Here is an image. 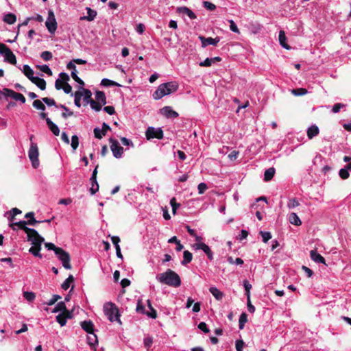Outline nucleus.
Wrapping results in <instances>:
<instances>
[{
    "instance_id": "obj_1",
    "label": "nucleus",
    "mask_w": 351,
    "mask_h": 351,
    "mask_svg": "<svg viewBox=\"0 0 351 351\" xmlns=\"http://www.w3.org/2000/svg\"><path fill=\"white\" fill-rule=\"evenodd\" d=\"M156 280L162 283L173 287H178L181 285V280L177 273L168 269L165 272L158 274Z\"/></svg>"
},
{
    "instance_id": "obj_2",
    "label": "nucleus",
    "mask_w": 351,
    "mask_h": 351,
    "mask_svg": "<svg viewBox=\"0 0 351 351\" xmlns=\"http://www.w3.org/2000/svg\"><path fill=\"white\" fill-rule=\"evenodd\" d=\"M179 85L176 82H169L161 84L153 93V98L158 100L164 96L169 95L176 92Z\"/></svg>"
},
{
    "instance_id": "obj_3",
    "label": "nucleus",
    "mask_w": 351,
    "mask_h": 351,
    "mask_svg": "<svg viewBox=\"0 0 351 351\" xmlns=\"http://www.w3.org/2000/svg\"><path fill=\"white\" fill-rule=\"evenodd\" d=\"M25 218L32 217V220L26 221H20L19 222L12 223L10 226L13 230H16V228L23 230L26 233L28 232L27 229H31L30 228H27L26 225L34 226L36 223H40L41 221H37L34 218V213L33 212H29L25 214Z\"/></svg>"
},
{
    "instance_id": "obj_4",
    "label": "nucleus",
    "mask_w": 351,
    "mask_h": 351,
    "mask_svg": "<svg viewBox=\"0 0 351 351\" xmlns=\"http://www.w3.org/2000/svg\"><path fill=\"white\" fill-rule=\"evenodd\" d=\"M104 311L105 315L111 322H113L114 321H119V322H121L119 317V315L118 309L113 303H106L104 306Z\"/></svg>"
},
{
    "instance_id": "obj_5",
    "label": "nucleus",
    "mask_w": 351,
    "mask_h": 351,
    "mask_svg": "<svg viewBox=\"0 0 351 351\" xmlns=\"http://www.w3.org/2000/svg\"><path fill=\"white\" fill-rule=\"evenodd\" d=\"M38 147L36 143L32 142L28 151V157L32 162V167L36 169L39 166Z\"/></svg>"
},
{
    "instance_id": "obj_6",
    "label": "nucleus",
    "mask_w": 351,
    "mask_h": 351,
    "mask_svg": "<svg viewBox=\"0 0 351 351\" xmlns=\"http://www.w3.org/2000/svg\"><path fill=\"white\" fill-rule=\"evenodd\" d=\"M27 230L28 231L27 232V241H31L34 246L41 247L42 243L45 241L44 238L35 229H27Z\"/></svg>"
},
{
    "instance_id": "obj_7",
    "label": "nucleus",
    "mask_w": 351,
    "mask_h": 351,
    "mask_svg": "<svg viewBox=\"0 0 351 351\" xmlns=\"http://www.w3.org/2000/svg\"><path fill=\"white\" fill-rule=\"evenodd\" d=\"M59 261H61L62 266L66 269H71V265L70 264V255L68 252L64 250L62 248L57 249L56 253L55 254Z\"/></svg>"
},
{
    "instance_id": "obj_8",
    "label": "nucleus",
    "mask_w": 351,
    "mask_h": 351,
    "mask_svg": "<svg viewBox=\"0 0 351 351\" xmlns=\"http://www.w3.org/2000/svg\"><path fill=\"white\" fill-rule=\"evenodd\" d=\"M45 26L49 32L51 34H53L57 29L58 24L56 22L54 12L52 10H48V16L47 21L45 22Z\"/></svg>"
},
{
    "instance_id": "obj_9",
    "label": "nucleus",
    "mask_w": 351,
    "mask_h": 351,
    "mask_svg": "<svg viewBox=\"0 0 351 351\" xmlns=\"http://www.w3.org/2000/svg\"><path fill=\"white\" fill-rule=\"evenodd\" d=\"M109 141L113 156L116 158H121L123 154V148L119 145L118 141L113 138H110Z\"/></svg>"
},
{
    "instance_id": "obj_10",
    "label": "nucleus",
    "mask_w": 351,
    "mask_h": 351,
    "mask_svg": "<svg viewBox=\"0 0 351 351\" xmlns=\"http://www.w3.org/2000/svg\"><path fill=\"white\" fill-rule=\"evenodd\" d=\"M145 135L148 140L154 138L162 139L163 138V131L160 128L149 127L146 130Z\"/></svg>"
},
{
    "instance_id": "obj_11",
    "label": "nucleus",
    "mask_w": 351,
    "mask_h": 351,
    "mask_svg": "<svg viewBox=\"0 0 351 351\" xmlns=\"http://www.w3.org/2000/svg\"><path fill=\"white\" fill-rule=\"evenodd\" d=\"M193 247L195 250H202L206 254L210 261L213 260V252L210 250V247L204 243H196L193 245Z\"/></svg>"
},
{
    "instance_id": "obj_12",
    "label": "nucleus",
    "mask_w": 351,
    "mask_h": 351,
    "mask_svg": "<svg viewBox=\"0 0 351 351\" xmlns=\"http://www.w3.org/2000/svg\"><path fill=\"white\" fill-rule=\"evenodd\" d=\"M176 12L181 15L183 18L184 16H187L191 20H193L197 18L196 14L191 9L186 6L178 7L176 8Z\"/></svg>"
},
{
    "instance_id": "obj_13",
    "label": "nucleus",
    "mask_w": 351,
    "mask_h": 351,
    "mask_svg": "<svg viewBox=\"0 0 351 351\" xmlns=\"http://www.w3.org/2000/svg\"><path fill=\"white\" fill-rule=\"evenodd\" d=\"M160 113L167 119H174L178 117V113L170 106H165L160 109Z\"/></svg>"
},
{
    "instance_id": "obj_14",
    "label": "nucleus",
    "mask_w": 351,
    "mask_h": 351,
    "mask_svg": "<svg viewBox=\"0 0 351 351\" xmlns=\"http://www.w3.org/2000/svg\"><path fill=\"white\" fill-rule=\"evenodd\" d=\"M199 38L201 40L202 45L203 47H205L209 45L215 46L220 40L219 37L213 38L211 37L205 38L204 36H199Z\"/></svg>"
},
{
    "instance_id": "obj_15",
    "label": "nucleus",
    "mask_w": 351,
    "mask_h": 351,
    "mask_svg": "<svg viewBox=\"0 0 351 351\" xmlns=\"http://www.w3.org/2000/svg\"><path fill=\"white\" fill-rule=\"evenodd\" d=\"M311 258L317 263H323L326 265V261L324 258L317 252L316 250H311L310 252Z\"/></svg>"
},
{
    "instance_id": "obj_16",
    "label": "nucleus",
    "mask_w": 351,
    "mask_h": 351,
    "mask_svg": "<svg viewBox=\"0 0 351 351\" xmlns=\"http://www.w3.org/2000/svg\"><path fill=\"white\" fill-rule=\"evenodd\" d=\"M81 327L88 334H91V332H94V324L90 320L82 322Z\"/></svg>"
},
{
    "instance_id": "obj_17",
    "label": "nucleus",
    "mask_w": 351,
    "mask_h": 351,
    "mask_svg": "<svg viewBox=\"0 0 351 351\" xmlns=\"http://www.w3.org/2000/svg\"><path fill=\"white\" fill-rule=\"evenodd\" d=\"M46 123L49 130L55 136H58L60 134L59 128L51 120V119H46Z\"/></svg>"
},
{
    "instance_id": "obj_18",
    "label": "nucleus",
    "mask_w": 351,
    "mask_h": 351,
    "mask_svg": "<svg viewBox=\"0 0 351 351\" xmlns=\"http://www.w3.org/2000/svg\"><path fill=\"white\" fill-rule=\"evenodd\" d=\"M81 92L83 93L82 97H83V101H84V105L90 104V102H92L93 101V99H92V98H91V96H92L91 91L88 89L83 88Z\"/></svg>"
},
{
    "instance_id": "obj_19",
    "label": "nucleus",
    "mask_w": 351,
    "mask_h": 351,
    "mask_svg": "<svg viewBox=\"0 0 351 351\" xmlns=\"http://www.w3.org/2000/svg\"><path fill=\"white\" fill-rule=\"evenodd\" d=\"M319 128L315 125H313L311 127H309L307 130L308 138L309 139H312L313 137L317 136L319 134Z\"/></svg>"
},
{
    "instance_id": "obj_20",
    "label": "nucleus",
    "mask_w": 351,
    "mask_h": 351,
    "mask_svg": "<svg viewBox=\"0 0 351 351\" xmlns=\"http://www.w3.org/2000/svg\"><path fill=\"white\" fill-rule=\"evenodd\" d=\"M24 75L31 81L34 77L33 69L27 64H25L21 70Z\"/></svg>"
},
{
    "instance_id": "obj_21",
    "label": "nucleus",
    "mask_w": 351,
    "mask_h": 351,
    "mask_svg": "<svg viewBox=\"0 0 351 351\" xmlns=\"http://www.w3.org/2000/svg\"><path fill=\"white\" fill-rule=\"evenodd\" d=\"M278 40H279V43L280 44V45L283 48H285L286 49H290V47L287 43V37H286L285 33L283 30L280 31L279 36H278Z\"/></svg>"
},
{
    "instance_id": "obj_22",
    "label": "nucleus",
    "mask_w": 351,
    "mask_h": 351,
    "mask_svg": "<svg viewBox=\"0 0 351 351\" xmlns=\"http://www.w3.org/2000/svg\"><path fill=\"white\" fill-rule=\"evenodd\" d=\"M31 82L35 84L42 90L46 88V82L44 79L38 77H34Z\"/></svg>"
},
{
    "instance_id": "obj_23",
    "label": "nucleus",
    "mask_w": 351,
    "mask_h": 351,
    "mask_svg": "<svg viewBox=\"0 0 351 351\" xmlns=\"http://www.w3.org/2000/svg\"><path fill=\"white\" fill-rule=\"evenodd\" d=\"M289 221L290 223L297 226H299L302 224V221H301L300 219L297 215V214L295 213H291L289 215Z\"/></svg>"
},
{
    "instance_id": "obj_24",
    "label": "nucleus",
    "mask_w": 351,
    "mask_h": 351,
    "mask_svg": "<svg viewBox=\"0 0 351 351\" xmlns=\"http://www.w3.org/2000/svg\"><path fill=\"white\" fill-rule=\"evenodd\" d=\"M95 99L97 102L100 103L102 105H105L106 104V95L103 91H97L95 93Z\"/></svg>"
},
{
    "instance_id": "obj_25",
    "label": "nucleus",
    "mask_w": 351,
    "mask_h": 351,
    "mask_svg": "<svg viewBox=\"0 0 351 351\" xmlns=\"http://www.w3.org/2000/svg\"><path fill=\"white\" fill-rule=\"evenodd\" d=\"M4 58L5 61L8 62L12 64H16V58L15 55L13 53V52L10 49L9 52H7L4 55Z\"/></svg>"
},
{
    "instance_id": "obj_26",
    "label": "nucleus",
    "mask_w": 351,
    "mask_h": 351,
    "mask_svg": "<svg viewBox=\"0 0 351 351\" xmlns=\"http://www.w3.org/2000/svg\"><path fill=\"white\" fill-rule=\"evenodd\" d=\"M193 258V254L188 250H184L183 252V260L181 262V264L183 265H186L189 263Z\"/></svg>"
},
{
    "instance_id": "obj_27",
    "label": "nucleus",
    "mask_w": 351,
    "mask_h": 351,
    "mask_svg": "<svg viewBox=\"0 0 351 351\" xmlns=\"http://www.w3.org/2000/svg\"><path fill=\"white\" fill-rule=\"evenodd\" d=\"M209 291L217 300H221L223 296V293L217 287H211L209 289Z\"/></svg>"
},
{
    "instance_id": "obj_28",
    "label": "nucleus",
    "mask_w": 351,
    "mask_h": 351,
    "mask_svg": "<svg viewBox=\"0 0 351 351\" xmlns=\"http://www.w3.org/2000/svg\"><path fill=\"white\" fill-rule=\"evenodd\" d=\"M86 10L87 16H84L83 19H85L88 21H93L97 16V12L90 8H86Z\"/></svg>"
},
{
    "instance_id": "obj_29",
    "label": "nucleus",
    "mask_w": 351,
    "mask_h": 351,
    "mask_svg": "<svg viewBox=\"0 0 351 351\" xmlns=\"http://www.w3.org/2000/svg\"><path fill=\"white\" fill-rule=\"evenodd\" d=\"M275 172H276V170H275V168H274V167H270V168L266 169L265 171V173H264V180L265 181L271 180L273 178L274 174H275Z\"/></svg>"
},
{
    "instance_id": "obj_30",
    "label": "nucleus",
    "mask_w": 351,
    "mask_h": 351,
    "mask_svg": "<svg viewBox=\"0 0 351 351\" xmlns=\"http://www.w3.org/2000/svg\"><path fill=\"white\" fill-rule=\"evenodd\" d=\"M3 21L8 24H14L16 21V17L14 14L8 13L3 17Z\"/></svg>"
},
{
    "instance_id": "obj_31",
    "label": "nucleus",
    "mask_w": 351,
    "mask_h": 351,
    "mask_svg": "<svg viewBox=\"0 0 351 351\" xmlns=\"http://www.w3.org/2000/svg\"><path fill=\"white\" fill-rule=\"evenodd\" d=\"M247 322V315L245 313H242L239 319V328L242 330L244 328L245 324Z\"/></svg>"
},
{
    "instance_id": "obj_32",
    "label": "nucleus",
    "mask_w": 351,
    "mask_h": 351,
    "mask_svg": "<svg viewBox=\"0 0 351 351\" xmlns=\"http://www.w3.org/2000/svg\"><path fill=\"white\" fill-rule=\"evenodd\" d=\"M40 250L41 247L40 246H32L29 248V252L33 254L34 256L41 258L43 256L40 253Z\"/></svg>"
},
{
    "instance_id": "obj_33",
    "label": "nucleus",
    "mask_w": 351,
    "mask_h": 351,
    "mask_svg": "<svg viewBox=\"0 0 351 351\" xmlns=\"http://www.w3.org/2000/svg\"><path fill=\"white\" fill-rule=\"evenodd\" d=\"M101 85L104 86H119V84L117 82L110 80L107 78L102 79V80L101 82Z\"/></svg>"
},
{
    "instance_id": "obj_34",
    "label": "nucleus",
    "mask_w": 351,
    "mask_h": 351,
    "mask_svg": "<svg viewBox=\"0 0 351 351\" xmlns=\"http://www.w3.org/2000/svg\"><path fill=\"white\" fill-rule=\"evenodd\" d=\"M73 281V276L72 275H69V277L63 282V283L61 285L62 289L67 290L69 288L71 283H72Z\"/></svg>"
},
{
    "instance_id": "obj_35",
    "label": "nucleus",
    "mask_w": 351,
    "mask_h": 351,
    "mask_svg": "<svg viewBox=\"0 0 351 351\" xmlns=\"http://www.w3.org/2000/svg\"><path fill=\"white\" fill-rule=\"evenodd\" d=\"M58 108H60L64 110V112L62 114V117L64 119H66L69 117L72 116L73 114V112L70 111V110L63 104H60Z\"/></svg>"
},
{
    "instance_id": "obj_36",
    "label": "nucleus",
    "mask_w": 351,
    "mask_h": 351,
    "mask_svg": "<svg viewBox=\"0 0 351 351\" xmlns=\"http://www.w3.org/2000/svg\"><path fill=\"white\" fill-rule=\"evenodd\" d=\"M90 180L91 185H92V186L90 189V193L92 195H94L99 190V184L97 181V178H95V180Z\"/></svg>"
},
{
    "instance_id": "obj_37",
    "label": "nucleus",
    "mask_w": 351,
    "mask_h": 351,
    "mask_svg": "<svg viewBox=\"0 0 351 351\" xmlns=\"http://www.w3.org/2000/svg\"><path fill=\"white\" fill-rule=\"evenodd\" d=\"M88 343L90 346H94L97 344V335L94 333V332L89 334L87 337Z\"/></svg>"
},
{
    "instance_id": "obj_38",
    "label": "nucleus",
    "mask_w": 351,
    "mask_h": 351,
    "mask_svg": "<svg viewBox=\"0 0 351 351\" xmlns=\"http://www.w3.org/2000/svg\"><path fill=\"white\" fill-rule=\"evenodd\" d=\"M66 307L64 302H60L56 305L55 308L52 311V313H57L59 311L64 312V311H66Z\"/></svg>"
},
{
    "instance_id": "obj_39",
    "label": "nucleus",
    "mask_w": 351,
    "mask_h": 351,
    "mask_svg": "<svg viewBox=\"0 0 351 351\" xmlns=\"http://www.w3.org/2000/svg\"><path fill=\"white\" fill-rule=\"evenodd\" d=\"M291 93L295 96H302L306 95L308 91L306 88H299L292 89Z\"/></svg>"
},
{
    "instance_id": "obj_40",
    "label": "nucleus",
    "mask_w": 351,
    "mask_h": 351,
    "mask_svg": "<svg viewBox=\"0 0 351 351\" xmlns=\"http://www.w3.org/2000/svg\"><path fill=\"white\" fill-rule=\"evenodd\" d=\"M82 95H83V93L81 91H77L74 94V97H75L74 103H75V105L78 108H80L81 106L80 101L82 97Z\"/></svg>"
},
{
    "instance_id": "obj_41",
    "label": "nucleus",
    "mask_w": 351,
    "mask_h": 351,
    "mask_svg": "<svg viewBox=\"0 0 351 351\" xmlns=\"http://www.w3.org/2000/svg\"><path fill=\"white\" fill-rule=\"evenodd\" d=\"M42 100L36 99L33 101V106L40 110L44 111L45 110V106L43 103Z\"/></svg>"
},
{
    "instance_id": "obj_42",
    "label": "nucleus",
    "mask_w": 351,
    "mask_h": 351,
    "mask_svg": "<svg viewBox=\"0 0 351 351\" xmlns=\"http://www.w3.org/2000/svg\"><path fill=\"white\" fill-rule=\"evenodd\" d=\"M136 311L138 313L145 315L146 311L144 305L141 300H138L136 304Z\"/></svg>"
},
{
    "instance_id": "obj_43",
    "label": "nucleus",
    "mask_w": 351,
    "mask_h": 351,
    "mask_svg": "<svg viewBox=\"0 0 351 351\" xmlns=\"http://www.w3.org/2000/svg\"><path fill=\"white\" fill-rule=\"evenodd\" d=\"M243 287L245 291L247 299H249V298H250V289H252V285L247 280H245L243 281Z\"/></svg>"
},
{
    "instance_id": "obj_44",
    "label": "nucleus",
    "mask_w": 351,
    "mask_h": 351,
    "mask_svg": "<svg viewBox=\"0 0 351 351\" xmlns=\"http://www.w3.org/2000/svg\"><path fill=\"white\" fill-rule=\"evenodd\" d=\"M300 205L296 198L289 199L287 203V207L290 209L294 208Z\"/></svg>"
},
{
    "instance_id": "obj_45",
    "label": "nucleus",
    "mask_w": 351,
    "mask_h": 351,
    "mask_svg": "<svg viewBox=\"0 0 351 351\" xmlns=\"http://www.w3.org/2000/svg\"><path fill=\"white\" fill-rule=\"evenodd\" d=\"M42 101L46 104L48 106H56V108L58 107L59 105H57L55 100L52 98H49V97H43L42 99Z\"/></svg>"
},
{
    "instance_id": "obj_46",
    "label": "nucleus",
    "mask_w": 351,
    "mask_h": 351,
    "mask_svg": "<svg viewBox=\"0 0 351 351\" xmlns=\"http://www.w3.org/2000/svg\"><path fill=\"white\" fill-rule=\"evenodd\" d=\"M56 321L60 324L61 326H64L66 324V319L64 314H59L56 317Z\"/></svg>"
},
{
    "instance_id": "obj_47",
    "label": "nucleus",
    "mask_w": 351,
    "mask_h": 351,
    "mask_svg": "<svg viewBox=\"0 0 351 351\" xmlns=\"http://www.w3.org/2000/svg\"><path fill=\"white\" fill-rule=\"evenodd\" d=\"M23 296L25 300H27L29 302H32L36 298V295L34 293L31 291H24L23 292Z\"/></svg>"
},
{
    "instance_id": "obj_48",
    "label": "nucleus",
    "mask_w": 351,
    "mask_h": 351,
    "mask_svg": "<svg viewBox=\"0 0 351 351\" xmlns=\"http://www.w3.org/2000/svg\"><path fill=\"white\" fill-rule=\"evenodd\" d=\"M40 57L45 60V61H49L52 59L53 58V55L51 53V52L49 51H43L41 53H40Z\"/></svg>"
},
{
    "instance_id": "obj_49",
    "label": "nucleus",
    "mask_w": 351,
    "mask_h": 351,
    "mask_svg": "<svg viewBox=\"0 0 351 351\" xmlns=\"http://www.w3.org/2000/svg\"><path fill=\"white\" fill-rule=\"evenodd\" d=\"M339 175L343 180H346L349 178V171L346 168H342L339 170Z\"/></svg>"
},
{
    "instance_id": "obj_50",
    "label": "nucleus",
    "mask_w": 351,
    "mask_h": 351,
    "mask_svg": "<svg viewBox=\"0 0 351 351\" xmlns=\"http://www.w3.org/2000/svg\"><path fill=\"white\" fill-rule=\"evenodd\" d=\"M143 343H144L145 348L148 350L152 346L153 338L152 337H150V336H147V337L144 338Z\"/></svg>"
},
{
    "instance_id": "obj_51",
    "label": "nucleus",
    "mask_w": 351,
    "mask_h": 351,
    "mask_svg": "<svg viewBox=\"0 0 351 351\" xmlns=\"http://www.w3.org/2000/svg\"><path fill=\"white\" fill-rule=\"evenodd\" d=\"M13 94H14V95L12 97V99H14L15 101H21L22 104L25 103L26 99H25V97L23 96V95L19 93H16V92Z\"/></svg>"
},
{
    "instance_id": "obj_52",
    "label": "nucleus",
    "mask_w": 351,
    "mask_h": 351,
    "mask_svg": "<svg viewBox=\"0 0 351 351\" xmlns=\"http://www.w3.org/2000/svg\"><path fill=\"white\" fill-rule=\"evenodd\" d=\"M71 145L74 151L77 148L79 145V138L77 135L72 136Z\"/></svg>"
},
{
    "instance_id": "obj_53",
    "label": "nucleus",
    "mask_w": 351,
    "mask_h": 351,
    "mask_svg": "<svg viewBox=\"0 0 351 351\" xmlns=\"http://www.w3.org/2000/svg\"><path fill=\"white\" fill-rule=\"evenodd\" d=\"M260 234L262 237L263 241L267 243L269 239H271V234L269 232L261 231Z\"/></svg>"
},
{
    "instance_id": "obj_54",
    "label": "nucleus",
    "mask_w": 351,
    "mask_h": 351,
    "mask_svg": "<svg viewBox=\"0 0 351 351\" xmlns=\"http://www.w3.org/2000/svg\"><path fill=\"white\" fill-rule=\"evenodd\" d=\"M95 137L101 139L103 136H105V134L104 133V131L102 129H100L99 128H95L93 130Z\"/></svg>"
},
{
    "instance_id": "obj_55",
    "label": "nucleus",
    "mask_w": 351,
    "mask_h": 351,
    "mask_svg": "<svg viewBox=\"0 0 351 351\" xmlns=\"http://www.w3.org/2000/svg\"><path fill=\"white\" fill-rule=\"evenodd\" d=\"M71 77L72 78L77 82L79 84L82 85V86H84V82H83V80L82 79H80L77 75V71H71Z\"/></svg>"
},
{
    "instance_id": "obj_56",
    "label": "nucleus",
    "mask_w": 351,
    "mask_h": 351,
    "mask_svg": "<svg viewBox=\"0 0 351 351\" xmlns=\"http://www.w3.org/2000/svg\"><path fill=\"white\" fill-rule=\"evenodd\" d=\"M2 91V93H3V97H13L14 94L15 93V91H14L12 89H10V88H5L3 89Z\"/></svg>"
},
{
    "instance_id": "obj_57",
    "label": "nucleus",
    "mask_w": 351,
    "mask_h": 351,
    "mask_svg": "<svg viewBox=\"0 0 351 351\" xmlns=\"http://www.w3.org/2000/svg\"><path fill=\"white\" fill-rule=\"evenodd\" d=\"M38 68L41 71L45 73L48 75H50V76L52 75V71L48 65L43 64V65L39 66Z\"/></svg>"
},
{
    "instance_id": "obj_58",
    "label": "nucleus",
    "mask_w": 351,
    "mask_h": 351,
    "mask_svg": "<svg viewBox=\"0 0 351 351\" xmlns=\"http://www.w3.org/2000/svg\"><path fill=\"white\" fill-rule=\"evenodd\" d=\"M90 106L93 110L98 112L101 110L103 105L93 100L92 102H90Z\"/></svg>"
},
{
    "instance_id": "obj_59",
    "label": "nucleus",
    "mask_w": 351,
    "mask_h": 351,
    "mask_svg": "<svg viewBox=\"0 0 351 351\" xmlns=\"http://www.w3.org/2000/svg\"><path fill=\"white\" fill-rule=\"evenodd\" d=\"M203 5L206 10H210V11H213L216 8V6L215 4H213V3H211L210 1H203Z\"/></svg>"
},
{
    "instance_id": "obj_60",
    "label": "nucleus",
    "mask_w": 351,
    "mask_h": 351,
    "mask_svg": "<svg viewBox=\"0 0 351 351\" xmlns=\"http://www.w3.org/2000/svg\"><path fill=\"white\" fill-rule=\"evenodd\" d=\"M61 297L59 295H53L52 298L47 302H45V304L47 306H51L54 304Z\"/></svg>"
},
{
    "instance_id": "obj_61",
    "label": "nucleus",
    "mask_w": 351,
    "mask_h": 351,
    "mask_svg": "<svg viewBox=\"0 0 351 351\" xmlns=\"http://www.w3.org/2000/svg\"><path fill=\"white\" fill-rule=\"evenodd\" d=\"M170 204L173 213H175L176 210L180 206V204L176 202V199L175 197L171 199Z\"/></svg>"
},
{
    "instance_id": "obj_62",
    "label": "nucleus",
    "mask_w": 351,
    "mask_h": 351,
    "mask_svg": "<svg viewBox=\"0 0 351 351\" xmlns=\"http://www.w3.org/2000/svg\"><path fill=\"white\" fill-rule=\"evenodd\" d=\"M197 328L199 330H201L202 331H203L204 333H208L210 332V330L208 328L207 324L205 322H200L198 324Z\"/></svg>"
},
{
    "instance_id": "obj_63",
    "label": "nucleus",
    "mask_w": 351,
    "mask_h": 351,
    "mask_svg": "<svg viewBox=\"0 0 351 351\" xmlns=\"http://www.w3.org/2000/svg\"><path fill=\"white\" fill-rule=\"evenodd\" d=\"M212 61L213 60H212L211 58H207L205 60L199 62V65L200 66H206V67L210 66L213 64Z\"/></svg>"
},
{
    "instance_id": "obj_64",
    "label": "nucleus",
    "mask_w": 351,
    "mask_h": 351,
    "mask_svg": "<svg viewBox=\"0 0 351 351\" xmlns=\"http://www.w3.org/2000/svg\"><path fill=\"white\" fill-rule=\"evenodd\" d=\"M208 189L206 184L202 182L198 184L197 189L199 194H203L205 191Z\"/></svg>"
}]
</instances>
